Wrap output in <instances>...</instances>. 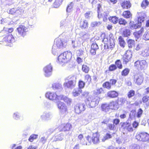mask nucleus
Returning a JSON list of instances; mask_svg holds the SVG:
<instances>
[{
	"instance_id": "f257e3e1",
	"label": "nucleus",
	"mask_w": 149,
	"mask_h": 149,
	"mask_svg": "<svg viewBox=\"0 0 149 149\" xmlns=\"http://www.w3.org/2000/svg\"><path fill=\"white\" fill-rule=\"evenodd\" d=\"M102 41L104 44V49H113L115 46V39L113 34L110 33L108 38L104 33H102L100 36Z\"/></svg>"
},
{
	"instance_id": "f03ea898",
	"label": "nucleus",
	"mask_w": 149,
	"mask_h": 149,
	"mask_svg": "<svg viewBox=\"0 0 149 149\" xmlns=\"http://www.w3.org/2000/svg\"><path fill=\"white\" fill-rule=\"evenodd\" d=\"M72 57V53L68 52H64L58 56L57 60L59 63H64L70 60Z\"/></svg>"
},
{
	"instance_id": "7ed1b4c3",
	"label": "nucleus",
	"mask_w": 149,
	"mask_h": 149,
	"mask_svg": "<svg viewBox=\"0 0 149 149\" xmlns=\"http://www.w3.org/2000/svg\"><path fill=\"white\" fill-rule=\"evenodd\" d=\"M136 139L140 141L143 142H149V134L144 132H140L137 133L136 136Z\"/></svg>"
},
{
	"instance_id": "20e7f679",
	"label": "nucleus",
	"mask_w": 149,
	"mask_h": 149,
	"mask_svg": "<svg viewBox=\"0 0 149 149\" xmlns=\"http://www.w3.org/2000/svg\"><path fill=\"white\" fill-rule=\"evenodd\" d=\"M68 82L64 83L63 85L65 87L72 88L76 86L77 83V77L75 76H69L68 77Z\"/></svg>"
},
{
	"instance_id": "39448f33",
	"label": "nucleus",
	"mask_w": 149,
	"mask_h": 149,
	"mask_svg": "<svg viewBox=\"0 0 149 149\" xmlns=\"http://www.w3.org/2000/svg\"><path fill=\"white\" fill-rule=\"evenodd\" d=\"M57 106L61 114L65 116L68 113L67 107L63 102L60 101L58 102L57 103Z\"/></svg>"
},
{
	"instance_id": "423d86ee",
	"label": "nucleus",
	"mask_w": 149,
	"mask_h": 149,
	"mask_svg": "<svg viewBox=\"0 0 149 149\" xmlns=\"http://www.w3.org/2000/svg\"><path fill=\"white\" fill-rule=\"evenodd\" d=\"M134 66L137 69L142 70L148 66V63L144 60H138L135 62Z\"/></svg>"
},
{
	"instance_id": "0eeeda50",
	"label": "nucleus",
	"mask_w": 149,
	"mask_h": 149,
	"mask_svg": "<svg viewBox=\"0 0 149 149\" xmlns=\"http://www.w3.org/2000/svg\"><path fill=\"white\" fill-rule=\"evenodd\" d=\"M132 56V52L130 50L126 51L122 56V59L123 63L127 64L131 60Z\"/></svg>"
},
{
	"instance_id": "6e6552de",
	"label": "nucleus",
	"mask_w": 149,
	"mask_h": 149,
	"mask_svg": "<svg viewBox=\"0 0 149 149\" xmlns=\"http://www.w3.org/2000/svg\"><path fill=\"white\" fill-rule=\"evenodd\" d=\"M117 80L114 79H111L109 81H106L102 84L103 87L108 90H110L112 88V86L115 85L117 82Z\"/></svg>"
},
{
	"instance_id": "1a4fd4ad",
	"label": "nucleus",
	"mask_w": 149,
	"mask_h": 149,
	"mask_svg": "<svg viewBox=\"0 0 149 149\" xmlns=\"http://www.w3.org/2000/svg\"><path fill=\"white\" fill-rule=\"evenodd\" d=\"M46 96L50 100H59L63 97V95H57L56 93L47 92L46 94Z\"/></svg>"
},
{
	"instance_id": "9d476101",
	"label": "nucleus",
	"mask_w": 149,
	"mask_h": 149,
	"mask_svg": "<svg viewBox=\"0 0 149 149\" xmlns=\"http://www.w3.org/2000/svg\"><path fill=\"white\" fill-rule=\"evenodd\" d=\"M134 81L138 85H141L143 82L144 77L142 75L139 73L136 74L134 76Z\"/></svg>"
},
{
	"instance_id": "9b49d317",
	"label": "nucleus",
	"mask_w": 149,
	"mask_h": 149,
	"mask_svg": "<svg viewBox=\"0 0 149 149\" xmlns=\"http://www.w3.org/2000/svg\"><path fill=\"white\" fill-rule=\"evenodd\" d=\"M100 134L98 132H96L93 133L91 137L92 143L94 144H97L100 142Z\"/></svg>"
},
{
	"instance_id": "f8f14e48",
	"label": "nucleus",
	"mask_w": 149,
	"mask_h": 149,
	"mask_svg": "<svg viewBox=\"0 0 149 149\" xmlns=\"http://www.w3.org/2000/svg\"><path fill=\"white\" fill-rule=\"evenodd\" d=\"M85 106L84 104H79L74 107V112L77 114H80L85 110Z\"/></svg>"
},
{
	"instance_id": "ddd939ff",
	"label": "nucleus",
	"mask_w": 149,
	"mask_h": 149,
	"mask_svg": "<svg viewBox=\"0 0 149 149\" xmlns=\"http://www.w3.org/2000/svg\"><path fill=\"white\" fill-rule=\"evenodd\" d=\"M79 24V27L82 29H87L89 26L88 21L85 19H81Z\"/></svg>"
},
{
	"instance_id": "4468645a",
	"label": "nucleus",
	"mask_w": 149,
	"mask_h": 149,
	"mask_svg": "<svg viewBox=\"0 0 149 149\" xmlns=\"http://www.w3.org/2000/svg\"><path fill=\"white\" fill-rule=\"evenodd\" d=\"M52 68L50 65L46 66L44 68L45 75L46 77H48L51 75L52 73Z\"/></svg>"
},
{
	"instance_id": "2eb2a0df",
	"label": "nucleus",
	"mask_w": 149,
	"mask_h": 149,
	"mask_svg": "<svg viewBox=\"0 0 149 149\" xmlns=\"http://www.w3.org/2000/svg\"><path fill=\"white\" fill-rule=\"evenodd\" d=\"M26 27L22 25H20L19 27L17 28L18 32L21 36H24L26 34Z\"/></svg>"
},
{
	"instance_id": "dca6fc26",
	"label": "nucleus",
	"mask_w": 149,
	"mask_h": 149,
	"mask_svg": "<svg viewBox=\"0 0 149 149\" xmlns=\"http://www.w3.org/2000/svg\"><path fill=\"white\" fill-rule=\"evenodd\" d=\"M62 125L63 127L61 130L59 131L60 132H68L70 131L72 127V125L69 123H64Z\"/></svg>"
},
{
	"instance_id": "f3484780",
	"label": "nucleus",
	"mask_w": 149,
	"mask_h": 149,
	"mask_svg": "<svg viewBox=\"0 0 149 149\" xmlns=\"http://www.w3.org/2000/svg\"><path fill=\"white\" fill-rule=\"evenodd\" d=\"M122 8L123 9H128L132 6V4L130 1H124L120 3Z\"/></svg>"
},
{
	"instance_id": "a211bd4d",
	"label": "nucleus",
	"mask_w": 149,
	"mask_h": 149,
	"mask_svg": "<svg viewBox=\"0 0 149 149\" xmlns=\"http://www.w3.org/2000/svg\"><path fill=\"white\" fill-rule=\"evenodd\" d=\"M107 96L111 98H114L117 97L119 95L118 93L114 90H111L107 93Z\"/></svg>"
},
{
	"instance_id": "6ab92c4d",
	"label": "nucleus",
	"mask_w": 149,
	"mask_h": 149,
	"mask_svg": "<svg viewBox=\"0 0 149 149\" xmlns=\"http://www.w3.org/2000/svg\"><path fill=\"white\" fill-rule=\"evenodd\" d=\"M122 127H123L124 129L126 130L129 132H132L134 131V129L131 124L129 123H123Z\"/></svg>"
},
{
	"instance_id": "aec40b11",
	"label": "nucleus",
	"mask_w": 149,
	"mask_h": 149,
	"mask_svg": "<svg viewBox=\"0 0 149 149\" xmlns=\"http://www.w3.org/2000/svg\"><path fill=\"white\" fill-rule=\"evenodd\" d=\"M129 26V28L132 30L137 29L140 27L137 24L135 23L133 21H130Z\"/></svg>"
},
{
	"instance_id": "412c9836",
	"label": "nucleus",
	"mask_w": 149,
	"mask_h": 149,
	"mask_svg": "<svg viewBox=\"0 0 149 149\" xmlns=\"http://www.w3.org/2000/svg\"><path fill=\"white\" fill-rule=\"evenodd\" d=\"M86 140H84L81 141V143L83 145H90L92 143L91 136L88 135L86 137Z\"/></svg>"
},
{
	"instance_id": "4be33fe9",
	"label": "nucleus",
	"mask_w": 149,
	"mask_h": 149,
	"mask_svg": "<svg viewBox=\"0 0 149 149\" xmlns=\"http://www.w3.org/2000/svg\"><path fill=\"white\" fill-rule=\"evenodd\" d=\"M122 16L124 18L126 19H131L132 18V14L130 11L128 10L123 11L122 14Z\"/></svg>"
},
{
	"instance_id": "5701e85b",
	"label": "nucleus",
	"mask_w": 149,
	"mask_h": 149,
	"mask_svg": "<svg viewBox=\"0 0 149 149\" xmlns=\"http://www.w3.org/2000/svg\"><path fill=\"white\" fill-rule=\"evenodd\" d=\"M4 40L9 43H12L14 41V38L11 34L5 36L3 38Z\"/></svg>"
},
{
	"instance_id": "b1692460",
	"label": "nucleus",
	"mask_w": 149,
	"mask_h": 149,
	"mask_svg": "<svg viewBox=\"0 0 149 149\" xmlns=\"http://www.w3.org/2000/svg\"><path fill=\"white\" fill-rule=\"evenodd\" d=\"M118 43L122 47L124 48L126 45V42L123 37L120 36L118 38Z\"/></svg>"
},
{
	"instance_id": "393cba45",
	"label": "nucleus",
	"mask_w": 149,
	"mask_h": 149,
	"mask_svg": "<svg viewBox=\"0 0 149 149\" xmlns=\"http://www.w3.org/2000/svg\"><path fill=\"white\" fill-rule=\"evenodd\" d=\"M144 31V29L142 27L139 30L134 32L133 35L136 38H138L142 35Z\"/></svg>"
},
{
	"instance_id": "a878e982",
	"label": "nucleus",
	"mask_w": 149,
	"mask_h": 149,
	"mask_svg": "<svg viewBox=\"0 0 149 149\" xmlns=\"http://www.w3.org/2000/svg\"><path fill=\"white\" fill-rule=\"evenodd\" d=\"M82 92V90L80 88L74 89L72 92V95L74 97L78 96Z\"/></svg>"
},
{
	"instance_id": "bb28decb",
	"label": "nucleus",
	"mask_w": 149,
	"mask_h": 149,
	"mask_svg": "<svg viewBox=\"0 0 149 149\" xmlns=\"http://www.w3.org/2000/svg\"><path fill=\"white\" fill-rule=\"evenodd\" d=\"M101 108L102 111L105 112H108L111 109L110 108L109 104L106 103L102 104Z\"/></svg>"
},
{
	"instance_id": "cd10ccee",
	"label": "nucleus",
	"mask_w": 149,
	"mask_h": 149,
	"mask_svg": "<svg viewBox=\"0 0 149 149\" xmlns=\"http://www.w3.org/2000/svg\"><path fill=\"white\" fill-rule=\"evenodd\" d=\"M142 101L147 106L149 105V96L147 95L143 96L142 98Z\"/></svg>"
},
{
	"instance_id": "c85d7f7f",
	"label": "nucleus",
	"mask_w": 149,
	"mask_h": 149,
	"mask_svg": "<svg viewBox=\"0 0 149 149\" xmlns=\"http://www.w3.org/2000/svg\"><path fill=\"white\" fill-rule=\"evenodd\" d=\"M104 93V90L102 87L98 88L93 92V94L95 95H100Z\"/></svg>"
},
{
	"instance_id": "c756f323",
	"label": "nucleus",
	"mask_w": 149,
	"mask_h": 149,
	"mask_svg": "<svg viewBox=\"0 0 149 149\" xmlns=\"http://www.w3.org/2000/svg\"><path fill=\"white\" fill-rule=\"evenodd\" d=\"M108 19L110 22L114 24H116L118 21V18L115 16H110Z\"/></svg>"
},
{
	"instance_id": "7c9ffc66",
	"label": "nucleus",
	"mask_w": 149,
	"mask_h": 149,
	"mask_svg": "<svg viewBox=\"0 0 149 149\" xmlns=\"http://www.w3.org/2000/svg\"><path fill=\"white\" fill-rule=\"evenodd\" d=\"M91 76L89 74L85 75L84 77L85 82L88 85H89L91 82Z\"/></svg>"
},
{
	"instance_id": "2f4dec72",
	"label": "nucleus",
	"mask_w": 149,
	"mask_h": 149,
	"mask_svg": "<svg viewBox=\"0 0 149 149\" xmlns=\"http://www.w3.org/2000/svg\"><path fill=\"white\" fill-rule=\"evenodd\" d=\"M110 108L112 109H115L118 108V103L117 102L112 101L109 104Z\"/></svg>"
},
{
	"instance_id": "473e14b6",
	"label": "nucleus",
	"mask_w": 149,
	"mask_h": 149,
	"mask_svg": "<svg viewBox=\"0 0 149 149\" xmlns=\"http://www.w3.org/2000/svg\"><path fill=\"white\" fill-rule=\"evenodd\" d=\"M63 0H55L53 3V7L54 8H58L61 4Z\"/></svg>"
},
{
	"instance_id": "72a5a7b5",
	"label": "nucleus",
	"mask_w": 149,
	"mask_h": 149,
	"mask_svg": "<svg viewBox=\"0 0 149 149\" xmlns=\"http://www.w3.org/2000/svg\"><path fill=\"white\" fill-rule=\"evenodd\" d=\"M127 43L129 48L134 47L135 45V41L134 40L129 39L127 41Z\"/></svg>"
},
{
	"instance_id": "f704fd0d",
	"label": "nucleus",
	"mask_w": 149,
	"mask_h": 149,
	"mask_svg": "<svg viewBox=\"0 0 149 149\" xmlns=\"http://www.w3.org/2000/svg\"><path fill=\"white\" fill-rule=\"evenodd\" d=\"M130 71V69L128 68H125L121 72V74L123 77H126L129 74Z\"/></svg>"
},
{
	"instance_id": "c9c22d12",
	"label": "nucleus",
	"mask_w": 149,
	"mask_h": 149,
	"mask_svg": "<svg viewBox=\"0 0 149 149\" xmlns=\"http://www.w3.org/2000/svg\"><path fill=\"white\" fill-rule=\"evenodd\" d=\"M131 33L130 30L128 29H126L123 31L122 35L124 37H127L130 36Z\"/></svg>"
},
{
	"instance_id": "e433bc0d",
	"label": "nucleus",
	"mask_w": 149,
	"mask_h": 149,
	"mask_svg": "<svg viewBox=\"0 0 149 149\" xmlns=\"http://www.w3.org/2000/svg\"><path fill=\"white\" fill-rule=\"evenodd\" d=\"M149 5V2L148 0H143L141 4V7L143 9L146 8Z\"/></svg>"
},
{
	"instance_id": "4c0bfd02",
	"label": "nucleus",
	"mask_w": 149,
	"mask_h": 149,
	"mask_svg": "<svg viewBox=\"0 0 149 149\" xmlns=\"http://www.w3.org/2000/svg\"><path fill=\"white\" fill-rule=\"evenodd\" d=\"M115 65L119 69H122L123 68V65L120 60L118 59L116 60L115 62Z\"/></svg>"
},
{
	"instance_id": "58836bf2",
	"label": "nucleus",
	"mask_w": 149,
	"mask_h": 149,
	"mask_svg": "<svg viewBox=\"0 0 149 149\" xmlns=\"http://www.w3.org/2000/svg\"><path fill=\"white\" fill-rule=\"evenodd\" d=\"M100 100V98L98 96H95L92 100V102H94L95 106H97Z\"/></svg>"
},
{
	"instance_id": "ea45409f",
	"label": "nucleus",
	"mask_w": 149,
	"mask_h": 149,
	"mask_svg": "<svg viewBox=\"0 0 149 149\" xmlns=\"http://www.w3.org/2000/svg\"><path fill=\"white\" fill-rule=\"evenodd\" d=\"M60 100H63L67 104H70L72 102L71 100L70 99L66 97H64L63 95V97Z\"/></svg>"
},
{
	"instance_id": "a19ab883",
	"label": "nucleus",
	"mask_w": 149,
	"mask_h": 149,
	"mask_svg": "<svg viewBox=\"0 0 149 149\" xmlns=\"http://www.w3.org/2000/svg\"><path fill=\"white\" fill-rule=\"evenodd\" d=\"M141 54L143 57H146L149 56V48H146L143 50Z\"/></svg>"
},
{
	"instance_id": "79ce46f5",
	"label": "nucleus",
	"mask_w": 149,
	"mask_h": 149,
	"mask_svg": "<svg viewBox=\"0 0 149 149\" xmlns=\"http://www.w3.org/2000/svg\"><path fill=\"white\" fill-rule=\"evenodd\" d=\"M82 70L85 73H88L89 71V68L87 65H82Z\"/></svg>"
},
{
	"instance_id": "37998d69",
	"label": "nucleus",
	"mask_w": 149,
	"mask_h": 149,
	"mask_svg": "<svg viewBox=\"0 0 149 149\" xmlns=\"http://www.w3.org/2000/svg\"><path fill=\"white\" fill-rule=\"evenodd\" d=\"M135 92L134 91L131 90L129 91L127 94V96L129 98L134 97L135 95Z\"/></svg>"
},
{
	"instance_id": "c03bdc74",
	"label": "nucleus",
	"mask_w": 149,
	"mask_h": 149,
	"mask_svg": "<svg viewBox=\"0 0 149 149\" xmlns=\"http://www.w3.org/2000/svg\"><path fill=\"white\" fill-rule=\"evenodd\" d=\"M118 22L119 24L122 25L124 26L126 25L127 23V22L126 20L123 18L118 19Z\"/></svg>"
},
{
	"instance_id": "a18cd8bd",
	"label": "nucleus",
	"mask_w": 149,
	"mask_h": 149,
	"mask_svg": "<svg viewBox=\"0 0 149 149\" xmlns=\"http://www.w3.org/2000/svg\"><path fill=\"white\" fill-rule=\"evenodd\" d=\"M85 82L81 80H79L78 83L79 88H78L81 89L83 88L85 85Z\"/></svg>"
},
{
	"instance_id": "49530a36",
	"label": "nucleus",
	"mask_w": 149,
	"mask_h": 149,
	"mask_svg": "<svg viewBox=\"0 0 149 149\" xmlns=\"http://www.w3.org/2000/svg\"><path fill=\"white\" fill-rule=\"evenodd\" d=\"M117 67L114 64H112L110 65L108 68V70L111 72L117 69Z\"/></svg>"
},
{
	"instance_id": "de8ad7c7",
	"label": "nucleus",
	"mask_w": 149,
	"mask_h": 149,
	"mask_svg": "<svg viewBox=\"0 0 149 149\" xmlns=\"http://www.w3.org/2000/svg\"><path fill=\"white\" fill-rule=\"evenodd\" d=\"M72 3L71 2L67 6L66 11L67 12H70L72 10L73 8Z\"/></svg>"
},
{
	"instance_id": "09e8293b",
	"label": "nucleus",
	"mask_w": 149,
	"mask_h": 149,
	"mask_svg": "<svg viewBox=\"0 0 149 149\" xmlns=\"http://www.w3.org/2000/svg\"><path fill=\"white\" fill-rule=\"evenodd\" d=\"M38 135L36 134H32L31 135L29 139V141L31 142H32L33 140L36 139L37 138Z\"/></svg>"
},
{
	"instance_id": "8fccbe9b",
	"label": "nucleus",
	"mask_w": 149,
	"mask_h": 149,
	"mask_svg": "<svg viewBox=\"0 0 149 149\" xmlns=\"http://www.w3.org/2000/svg\"><path fill=\"white\" fill-rule=\"evenodd\" d=\"M143 110L141 108H139L136 114V116L137 118H139L141 117L143 113Z\"/></svg>"
},
{
	"instance_id": "3c124183",
	"label": "nucleus",
	"mask_w": 149,
	"mask_h": 149,
	"mask_svg": "<svg viewBox=\"0 0 149 149\" xmlns=\"http://www.w3.org/2000/svg\"><path fill=\"white\" fill-rule=\"evenodd\" d=\"M112 137V136L111 134L109 133H107L104 136L103 140L104 141L108 139L111 138Z\"/></svg>"
},
{
	"instance_id": "603ef678",
	"label": "nucleus",
	"mask_w": 149,
	"mask_h": 149,
	"mask_svg": "<svg viewBox=\"0 0 149 149\" xmlns=\"http://www.w3.org/2000/svg\"><path fill=\"white\" fill-rule=\"evenodd\" d=\"M107 129L110 130H114L115 129V125L112 124H109L107 126Z\"/></svg>"
},
{
	"instance_id": "864d4df0",
	"label": "nucleus",
	"mask_w": 149,
	"mask_h": 149,
	"mask_svg": "<svg viewBox=\"0 0 149 149\" xmlns=\"http://www.w3.org/2000/svg\"><path fill=\"white\" fill-rule=\"evenodd\" d=\"M61 86V85L59 83H55L52 84V88L54 89H57L59 88Z\"/></svg>"
},
{
	"instance_id": "5fc2aeb1",
	"label": "nucleus",
	"mask_w": 149,
	"mask_h": 149,
	"mask_svg": "<svg viewBox=\"0 0 149 149\" xmlns=\"http://www.w3.org/2000/svg\"><path fill=\"white\" fill-rule=\"evenodd\" d=\"M143 37L144 39L145 40H149V31L145 32V33L143 35Z\"/></svg>"
},
{
	"instance_id": "6e6d98bb",
	"label": "nucleus",
	"mask_w": 149,
	"mask_h": 149,
	"mask_svg": "<svg viewBox=\"0 0 149 149\" xmlns=\"http://www.w3.org/2000/svg\"><path fill=\"white\" fill-rule=\"evenodd\" d=\"M91 48L95 49L96 51L98 49V46L97 44L96 43H93L91 45Z\"/></svg>"
},
{
	"instance_id": "4d7b16f0",
	"label": "nucleus",
	"mask_w": 149,
	"mask_h": 149,
	"mask_svg": "<svg viewBox=\"0 0 149 149\" xmlns=\"http://www.w3.org/2000/svg\"><path fill=\"white\" fill-rule=\"evenodd\" d=\"M120 122V120L119 119L115 118L113 119V124L115 125H118Z\"/></svg>"
},
{
	"instance_id": "13d9d810",
	"label": "nucleus",
	"mask_w": 149,
	"mask_h": 149,
	"mask_svg": "<svg viewBox=\"0 0 149 149\" xmlns=\"http://www.w3.org/2000/svg\"><path fill=\"white\" fill-rule=\"evenodd\" d=\"M133 127L135 128H136L139 125V123L136 121H134L132 124Z\"/></svg>"
},
{
	"instance_id": "bf43d9fd",
	"label": "nucleus",
	"mask_w": 149,
	"mask_h": 149,
	"mask_svg": "<svg viewBox=\"0 0 149 149\" xmlns=\"http://www.w3.org/2000/svg\"><path fill=\"white\" fill-rule=\"evenodd\" d=\"M47 141V138L45 137H43L41 138L40 141L42 144L45 143Z\"/></svg>"
},
{
	"instance_id": "052dcab7",
	"label": "nucleus",
	"mask_w": 149,
	"mask_h": 149,
	"mask_svg": "<svg viewBox=\"0 0 149 149\" xmlns=\"http://www.w3.org/2000/svg\"><path fill=\"white\" fill-rule=\"evenodd\" d=\"M13 117L14 119H17L19 118V114L17 113H14Z\"/></svg>"
},
{
	"instance_id": "680f3d73",
	"label": "nucleus",
	"mask_w": 149,
	"mask_h": 149,
	"mask_svg": "<svg viewBox=\"0 0 149 149\" xmlns=\"http://www.w3.org/2000/svg\"><path fill=\"white\" fill-rule=\"evenodd\" d=\"M89 93L87 92H84L81 94V97H86L88 95Z\"/></svg>"
},
{
	"instance_id": "e2e57ef3",
	"label": "nucleus",
	"mask_w": 149,
	"mask_h": 149,
	"mask_svg": "<svg viewBox=\"0 0 149 149\" xmlns=\"http://www.w3.org/2000/svg\"><path fill=\"white\" fill-rule=\"evenodd\" d=\"M96 51L95 49H94L91 48V49L90 50V52L91 55H94L96 54Z\"/></svg>"
},
{
	"instance_id": "0e129e2a",
	"label": "nucleus",
	"mask_w": 149,
	"mask_h": 149,
	"mask_svg": "<svg viewBox=\"0 0 149 149\" xmlns=\"http://www.w3.org/2000/svg\"><path fill=\"white\" fill-rule=\"evenodd\" d=\"M37 147L36 146H33L32 145L29 146L27 149H37Z\"/></svg>"
},
{
	"instance_id": "69168bd1",
	"label": "nucleus",
	"mask_w": 149,
	"mask_h": 149,
	"mask_svg": "<svg viewBox=\"0 0 149 149\" xmlns=\"http://www.w3.org/2000/svg\"><path fill=\"white\" fill-rule=\"evenodd\" d=\"M98 23L97 22H94L91 24V26L92 27H95L98 26Z\"/></svg>"
},
{
	"instance_id": "338daca9",
	"label": "nucleus",
	"mask_w": 149,
	"mask_h": 149,
	"mask_svg": "<svg viewBox=\"0 0 149 149\" xmlns=\"http://www.w3.org/2000/svg\"><path fill=\"white\" fill-rule=\"evenodd\" d=\"M138 22H139L140 23H141V22H143L144 21V17H139L138 18Z\"/></svg>"
},
{
	"instance_id": "774afa93",
	"label": "nucleus",
	"mask_w": 149,
	"mask_h": 149,
	"mask_svg": "<svg viewBox=\"0 0 149 149\" xmlns=\"http://www.w3.org/2000/svg\"><path fill=\"white\" fill-rule=\"evenodd\" d=\"M107 149H118V148L115 146L111 145L108 147Z\"/></svg>"
}]
</instances>
